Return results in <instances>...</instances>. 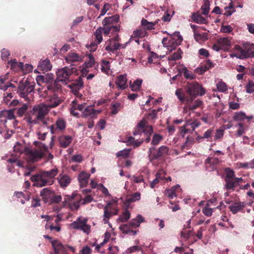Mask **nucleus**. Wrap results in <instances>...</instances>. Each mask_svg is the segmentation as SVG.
Returning a JSON list of instances; mask_svg holds the SVG:
<instances>
[{"mask_svg": "<svg viewBox=\"0 0 254 254\" xmlns=\"http://www.w3.org/2000/svg\"><path fill=\"white\" fill-rule=\"evenodd\" d=\"M205 93V89L197 82H188L184 87L176 90L175 95L181 102H192L197 96H202Z\"/></svg>", "mask_w": 254, "mask_h": 254, "instance_id": "f257e3e1", "label": "nucleus"}, {"mask_svg": "<svg viewBox=\"0 0 254 254\" xmlns=\"http://www.w3.org/2000/svg\"><path fill=\"white\" fill-rule=\"evenodd\" d=\"M58 173L59 170L54 168L50 171L40 172L38 174L32 175L31 177V180L33 183V186L40 188L53 184L55 177Z\"/></svg>", "mask_w": 254, "mask_h": 254, "instance_id": "f03ea898", "label": "nucleus"}, {"mask_svg": "<svg viewBox=\"0 0 254 254\" xmlns=\"http://www.w3.org/2000/svg\"><path fill=\"white\" fill-rule=\"evenodd\" d=\"M32 116L28 118L27 122L31 124H41V127L44 128L47 126L48 118L46 116L49 113V110L44 104H40L35 106L32 109Z\"/></svg>", "mask_w": 254, "mask_h": 254, "instance_id": "7ed1b4c3", "label": "nucleus"}, {"mask_svg": "<svg viewBox=\"0 0 254 254\" xmlns=\"http://www.w3.org/2000/svg\"><path fill=\"white\" fill-rule=\"evenodd\" d=\"M235 53L231 57H236L238 59H244L254 57V44L250 43H244L242 46L236 45Z\"/></svg>", "mask_w": 254, "mask_h": 254, "instance_id": "20e7f679", "label": "nucleus"}, {"mask_svg": "<svg viewBox=\"0 0 254 254\" xmlns=\"http://www.w3.org/2000/svg\"><path fill=\"white\" fill-rule=\"evenodd\" d=\"M170 36V38H164L162 39V43L164 47L167 48L170 51H172L176 48L177 46L181 45L183 41V38L180 35L179 31H176L171 34L165 31L164 32Z\"/></svg>", "mask_w": 254, "mask_h": 254, "instance_id": "39448f33", "label": "nucleus"}, {"mask_svg": "<svg viewBox=\"0 0 254 254\" xmlns=\"http://www.w3.org/2000/svg\"><path fill=\"white\" fill-rule=\"evenodd\" d=\"M34 85L28 81L27 79L25 80H21L18 84L17 92L19 96L25 100H28L29 98L28 95L32 92H34Z\"/></svg>", "mask_w": 254, "mask_h": 254, "instance_id": "423d86ee", "label": "nucleus"}, {"mask_svg": "<svg viewBox=\"0 0 254 254\" xmlns=\"http://www.w3.org/2000/svg\"><path fill=\"white\" fill-rule=\"evenodd\" d=\"M153 132V127L151 126L148 125L147 122L144 120H141L134 128L133 134L134 136L137 135H142L143 134H152Z\"/></svg>", "mask_w": 254, "mask_h": 254, "instance_id": "0eeeda50", "label": "nucleus"}, {"mask_svg": "<svg viewBox=\"0 0 254 254\" xmlns=\"http://www.w3.org/2000/svg\"><path fill=\"white\" fill-rule=\"evenodd\" d=\"M72 73V69L68 67L59 69L56 72L57 80L66 85L70 82L69 77Z\"/></svg>", "mask_w": 254, "mask_h": 254, "instance_id": "6e6552de", "label": "nucleus"}, {"mask_svg": "<svg viewBox=\"0 0 254 254\" xmlns=\"http://www.w3.org/2000/svg\"><path fill=\"white\" fill-rule=\"evenodd\" d=\"M87 219H81L80 217L77 218L76 221L70 224V227L76 230H80L84 233L89 234L90 232L91 226L87 224Z\"/></svg>", "mask_w": 254, "mask_h": 254, "instance_id": "1a4fd4ad", "label": "nucleus"}, {"mask_svg": "<svg viewBox=\"0 0 254 254\" xmlns=\"http://www.w3.org/2000/svg\"><path fill=\"white\" fill-rule=\"evenodd\" d=\"M169 151V148L166 146L162 145L157 150H156L154 147H152L149 149V159L151 161L157 159L161 157L167 155Z\"/></svg>", "mask_w": 254, "mask_h": 254, "instance_id": "9d476101", "label": "nucleus"}, {"mask_svg": "<svg viewBox=\"0 0 254 254\" xmlns=\"http://www.w3.org/2000/svg\"><path fill=\"white\" fill-rule=\"evenodd\" d=\"M66 122L62 118H59L54 124L49 126L47 123L46 126L48 129H49L52 134H60L64 132L65 128Z\"/></svg>", "mask_w": 254, "mask_h": 254, "instance_id": "9b49d317", "label": "nucleus"}, {"mask_svg": "<svg viewBox=\"0 0 254 254\" xmlns=\"http://www.w3.org/2000/svg\"><path fill=\"white\" fill-rule=\"evenodd\" d=\"M76 195H78V194H72L71 197L67 195V198H65L67 200H65L64 201L72 211L77 210L80 205L81 204V201L77 198Z\"/></svg>", "mask_w": 254, "mask_h": 254, "instance_id": "f8f14e48", "label": "nucleus"}, {"mask_svg": "<svg viewBox=\"0 0 254 254\" xmlns=\"http://www.w3.org/2000/svg\"><path fill=\"white\" fill-rule=\"evenodd\" d=\"M53 195V191L48 188L43 189L40 192L41 199L45 204H51L52 203Z\"/></svg>", "mask_w": 254, "mask_h": 254, "instance_id": "ddd939ff", "label": "nucleus"}, {"mask_svg": "<svg viewBox=\"0 0 254 254\" xmlns=\"http://www.w3.org/2000/svg\"><path fill=\"white\" fill-rule=\"evenodd\" d=\"M200 123L198 121L193 122L191 123H186L181 127V134L183 137H184V135L186 133L189 132V131H193L200 125Z\"/></svg>", "mask_w": 254, "mask_h": 254, "instance_id": "4468645a", "label": "nucleus"}, {"mask_svg": "<svg viewBox=\"0 0 254 254\" xmlns=\"http://www.w3.org/2000/svg\"><path fill=\"white\" fill-rule=\"evenodd\" d=\"M51 244L55 253L58 254H68L66 246L63 245L58 240L52 241Z\"/></svg>", "mask_w": 254, "mask_h": 254, "instance_id": "2eb2a0df", "label": "nucleus"}, {"mask_svg": "<svg viewBox=\"0 0 254 254\" xmlns=\"http://www.w3.org/2000/svg\"><path fill=\"white\" fill-rule=\"evenodd\" d=\"M68 87L75 95L77 94L79 90L83 87V81L82 77L80 76L77 79L74 80L69 84Z\"/></svg>", "mask_w": 254, "mask_h": 254, "instance_id": "dca6fc26", "label": "nucleus"}, {"mask_svg": "<svg viewBox=\"0 0 254 254\" xmlns=\"http://www.w3.org/2000/svg\"><path fill=\"white\" fill-rule=\"evenodd\" d=\"M25 152L29 156L30 159L33 162L37 161L43 157V153L37 150H33L25 148Z\"/></svg>", "mask_w": 254, "mask_h": 254, "instance_id": "f3484780", "label": "nucleus"}, {"mask_svg": "<svg viewBox=\"0 0 254 254\" xmlns=\"http://www.w3.org/2000/svg\"><path fill=\"white\" fill-rule=\"evenodd\" d=\"M85 108V104H78L76 100H74L71 103V107L70 109V113L74 116L77 117L79 115V113L76 112V110L80 111H83Z\"/></svg>", "mask_w": 254, "mask_h": 254, "instance_id": "a211bd4d", "label": "nucleus"}, {"mask_svg": "<svg viewBox=\"0 0 254 254\" xmlns=\"http://www.w3.org/2000/svg\"><path fill=\"white\" fill-rule=\"evenodd\" d=\"M121 45L116 42L115 40H109L106 42L105 50L108 52L115 53L117 50L119 49Z\"/></svg>", "mask_w": 254, "mask_h": 254, "instance_id": "6ab92c4d", "label": "nucleus"}, {"mask_svg": "<svg viewBox=\"0 0 254 254\" xmlns=\"http://www.w3.org/2000/svg\"><path fill=\"white\" fill-rule=\"evenodd\" d=\"M245 206V202L238 201L233 203L229 206V208L233 214H236L238 212L242 211Z\"/></svg>", "mask_w": 254, "mask_h": 254, "instance_id": "aec40b11", "label": "nucleus"}, {"mask_svg": "<svg viewBox=\"0 0 254 254\" xmlns=\"http://www.w3.org/2000/svg\"><path fill=\"white\" fill-rule=\"evenodd\" d=\"M83 57L79 56L75 53H69L65 57V61L68 63L74 62H81L83 61Z\"/></svg>", "mask_w": 254, "mask_h": 254, "instance_id": "412c9836", "label": "nucleus"}, {"mask_svg": "<svg viewBox=\"0 0 254 254\" xmlns=\"http://www.w3.org/2000/svg\"><path fill=\"white\" fill-rule=\"evenodd\" d=\"M52 66L51 64L50 61L49 59L41 61L38 65V69L40 70L43 72H47L51 70Z\"/></svg>", "mask_w": 254, "mask_h": 254, "instance_id": "4be33fe9", "label": "nucleus"}, {"mask_svg": "<svg viewBox=\"0 0 254 254\" xmlns=\"http://www.w3.org/2000/svg\"><path fill=\"white\" fill-rule=\"evenodd\" d=\"M60 186L62 188L67 187L71 182V179L69 176L66 174H61L57 178Z\"/></svg>", "mask_w": 254, "mask_h": 254, "instance_id": "5701e85b", "label": "nucleus"}, {"mask_svg": "<svg viewBox=\"0 0 254 254\" xmlns=\"http://www.w3.org/2000/svg\"><path fill=\"white\" fill-rule=\"evenodd\" d=\"M141 194L140 192H136L127 195L125 203L127 206H128L131 203L135 202L140 199Z\"/></svg>", "mask_w": 254, "mask_h": 254, "instance_id": "b1692460", "label": "nucleus"}, {"mask_svg": "<svg viewBox=\"0 0 254 254\" xmlns=\"http://www.w3.org/2000/svg\"><path fill=\"white\" fill-rule=\"evenodd\" d=\"M90 176V175L89 173L85 172H82L79 174L78 177V180L80 187H85L87 186Z\"/></svg>", "mask_w": 254, "mask_h": 254, "instance_id": "393cba45", "label": "nucleus"}, {"mask_svg": "<svg viewBox=\"0 0 254 254\" xmlns=\"http://www.w3.org/2000/svg\"><path fill=\"white\" fill-rule=\"evenodd\" d=\"M72 137L70 135H62L59 138V141L61 147L66 148L71 142Z\"/></svg>", "mask_w": 254, "mask_h": 254, "instance_id": "a878e982", "label": "nucleus"}, {"mask_svg": "<svg viewBox=\"0 0 254 254\" xmlns=\"http://www.w3.org/2000/svg\"><path fill=\"white\" fill-rule=\"evenodd\" d=\"M187 104V106H186L184 109L185 110L186 109L189 110L190 111H192L193 110L196 109L197 108L199 107H202L203 105V102L202 100L197 99L195 100L192 103L191 102H190L189 103H186Z\"/></svg>", "mask_w": 254, "mask_h": 254, "instance_id": "bb28decb", "label": "nucleus"}, {"mask_svg": "<svg viewBox=\"0 0 254 254\" xmlns=\"http://www.w3.org/2000/svg\"><path fill=\"white\" fill-rule=\"evenodd\" d=\"M116 84L118 87L121 89H124L126 88L127 86V75H120L118 76L117 79L116 81Z\"/></svg>", "mask_w": 254, "mask_h": 254, "instance_id": "cd10ccee", "label": "nucleus"}, {"mask_svg": "<svg viewBox=\"0 0 254 254\" xmlns=\"http://www.w3.org/2000/svg\"><path fill=\"white\" fill-rule=\"evenodd\" d=\"M83 110V116L84 117L89 116L93 117L95 114L100 112L99 111L95 110L92 106H87Z\"/></svg>", "mask_w": 254, "mask_h": 254, "instance_id": "c85d7f7f", "label": "nucleus"}, {"mask_svg": "<svg viewBox=\"0 0 254 254\" xmlns=\"http://www.w3.org/2000/svg\"><path fill=\"white\" fill-rule=\"evenodd\" d=\"M144 221V219L142 217V216L141 215L138 214L136 216V218L132 219L130 221L129 224L132 228H136L137 227H138L140 226V223Z\"/></svg>", "mask_w": 254, "mask_h": 254, "instance_id": "c756f323", "label": "nucleus"}, {"mask_svg": "<svg viewBox=\"0 0 254 254\" xmlns=\"http://www.w3.org/2000/svg\"><path fill=\"white\" fill-rule=\"evenodd\" d=\"M105 27L102 28L103 32L105 35H107L110 32H118L120 30V26L119 25H104Z\"/></svg>", "mask_w": 254, "mask_h": 254, "instance_id": "7c9ffc66", "label": "nucleus"}, {"mask_svg": "<svg viewBox=\"0 0 254 254\" xmlns=\"http://www.w3.org/2000/svg\"><path fill=\"white\" fill-rule=\"evenodd\" d=\"M252 119V116H247L245 113L242 112L236 113L233 117L234 120L236 121H243L245 119L249 120Z\"/></svg>", "mask_w": 254, "mask_h": 254, "instance_id": "2f4dec72", "label": "nucleus"}, {"mask_svg": "<svg viewBox=\"0 0 254 254\" xmlns=\"http://www.w3.org/2000/svg\"><path fill=\"white\" fill-rule=\"evenodd\" d=\"M159 22H161V20L158 19L154 23L148 22L147 20L145 19H142L141 20V25L145 27L147 29L151 30L154 29V26L156 24H158Z\"/></svg>", "mask_w": 254, "mask_h": 254, "instance_id": "473e14b6", "label": "nucleus"}, {"mask_svg": "<svg viewBox=\"0 0 254 254\" xmlns=\"http://www.w3.org/2000/svg\"><path fill=\"white\" fill-rule=\"evenodd\" d=\"M192 20L198 24H205L207 22L206 18L202 17L200 14L197 13H193L192 15Z\"/></svg>", "mask_w": 254, "mask_h": 254, "instance_id": "72a5a7b5", "label": "nucleus"}, {"mask_svg": "<svg viewBox=\"0 0 254 254\" xmlns=\"http://www.w3.org/2000/svg\"><path fill=\"white\" fill-rule=\"evenodd\" d=\"M146 31L144 30L137 29L133 31L130 40L137 38H143L146 36Z\"/></svg>", "mask_w": 254, "mask_h": 254, "instance_id": "f704fd0d", "label": "nucleus"}, {"mask_svg": "<svg viewBox=\"0 0 254 254\" xmlns=\"http://www.w3.org/2000/svg\"><path fill=\"white\" fill-rule=\"evenodd\" d=\"M225 186L227 190H234L235 188L238 187L234 179L225 180Z\"/></svg>", "mask_w": 254, "mask_h": 254, "instance_id": "c9c22d12", "label": "nucleus"}, {"mask_svg": "<svg viewBox=\"0 0 254 254\" xmlns=\"http://www.w3.org/2000/svg\"><path fill=\"white\" fill-rule=\"evenodd\" d=\"M182 53L183 52L179 48L177 52H174L172 55L168 57V60L175 61L181 59Z\"/></svg>", "mask_w": 254, "mask_h": 254, "instance_id": "e433bc0d", "label": "nucleus"}, {"mask_svg": "<svg viewBox=\"0 0 254 254\" xmlns=\"http://www.w3.org/2000/svg\"><path fill=\"white\" fill-rule=\"evenodd\" d=\"M77 198L81 201V204H85L86 203L91 202L93 198L91 195H87L84 198H81V196L80 194L76 195Z\"/></svg>", "mask_w": 254, "mask_h": 254, "instance_id": "4c0bfd02", "label": "nucleus"}, {"mask_svg": "<svg viewBox=\"0 0 254 254\" xmlns=\"http://www.w3.org/2000/svg\"><path fill=\"white\" fill-rule=\"evenodd\" d=\"M103 32V29L102 27H99L98 28L95 32L94 35L95 37V41L97 42V43H100L102 40V33Z\"/></svg>", "mask_w": 254, "mask_h": 254, "instance_id": "58836bf2", "label": "nucleus"}, {"mask_svg": "<svg viewBox=\"0 0 254 254\" xmlns=\"http://www.w3.org/2000/svg\"><path fill=\"white\" fill-rule=\"evenodd\" d=\"M113 215L112 212L109 211L108 209V206H105L104 208V219L103 221L104 224H107L109 223V219Z\"/></svg>", "mask_w": 254, "mask_h": 254, "instance_id": "ea45409f", "label": "nucleus"}, {"mask_svg": "<svg viewBox=\"0 0 254 254\" xmlns=\"http://www.w3.org/2000/svg\"><path fill=\"white\" fill-rule=\"evenodd\" d=\"M61 103V102L60 100L59 99H52L50 100L49 102L47 103L46 104H45V106L47 107L49 111L50 110V108H53L55 107H57L60 105Z\"/></svg>", "mask_w": 254, "mask_h": 254, "instance_id": "a19ab883", "label": "nucleus"}, {"mask_svg": "<svg viewBox=\"0 0 254 254\" xmlns=\"http://www.w3.org/2000/svg\"><path fill=\"white\" fill-rule=\"evenodd\" d=\"M142 80L141 79H137L135 80L133 84L130 85V87L132 91H137L140 89Z\"/></svg>", "mask_w": 254, "mask_h": 254, "instance_id": "79ce46f5", "label": "nucleus"}, {"mask_svg": "<svg viewBox=\"0 0 254 254\" xmlns=\"http://www.w3.org/2000/svg\"><path fill=\"white\" fill-rule=\"evenodd\" d=\"M210 3L208 0H205L204 3L201 6L202 10L201 14L203 15H207L209 11Z\"/></svg>", "mask_w": 254, "mask_h": 254, "instance_id": "37998d69", "label": "nucleus"}, {"mask_svg": "<svg viewBox=\"0 0 254 254\" xmlns=\"http://www.w3.org/2000/svg\"><path fill=\"white\" fill-rule=\"evenodd\" d=\"M226 173V177L225 180L234 179L235 178V174L234 171L229 168H226L225 169Z\"/></svg>", "mask_w": 254, "mask_h": 254, "instance_id": "c03bdc74", "label": "nucleus"}, {"mask_svg": "<svg viewBox=\"0 0 254 254\" xmlns=\"http://www.w3.org/2000/svg\"><path fill=\"white\" fill-rule=\"evenodd\" d=\"M121 104L119 102L113 104L111 106V113L113 115H116L121 109Z\"/></svg>", "mask_w": 254, "mask_h": 254, "instance_id": "a18cd8bd", "label": "nucleus"}, {"mask_svg": "<svg viewBox=\"0 0 254 254\" xmlns=\"http://www.w3.org/2000/svg\"><path fill=\"white\" fill-rule=\"evenodd\" d=\"M7 75L8 74H6L0 77V89H2L4 91L7 89V86H6V84L4 83L7 79Z\"/></svg>", "mask_w": 254, "mask_h": 254, "instance_id": "49530a36", "label": "nucleus"}, {"mask_svg": "<svg viewBox=\"0 0 254 254\" xmlns=\"http://www.w3.org/2000/svg\"><path fill=\"white\" fill-rule=\"evenodd\" d=\"M130 224H122L120 227V229L122 231L123 233L125 234H130L132 229Z\"/></svg>", "mask_w": 254, "mask_h": 254, "instance_id": "de8ad7c7", "label": "nucleus"}, {"mask_svg": "<svg viewBox=\"0 0 254 254\" xmlns=\"http://www.w3.org/2000/svg\"><path fill=\"white\" fill-rule=\"evenodd\" d=\"M194 138L190 136H188L187 137L186 142L182 146V149H189L190 145L193 142Z\"/></svg>", "mask_w": 254, "mask_h": 254, "instance_id": "09e8293b", "label": "nucleus"}, {"mask_svg": "<svg viewBox=\"0 0 254 254\" xmlns=\"http://www.w3.org/2000/svg\"><path fill=\"white\" fill-rule=\"evenodd\" d=\"M130 217V214L129 211L126 209L123 212L122 215L119 218V220L122 222H125L129 219Z\"/></svg>", "mask_w": 254, "mask_h": 254, "instance_id": "8fccbe9b", "label": "nucleus"}, {"mask_svg": "<svg viewBox=\"0 0 254 254\" xmlns=\"http://www.w3.org/2000/svg\"><path fill=\"white\" fill-rule=\"evenodd\" d=\"M162 139L163 136L161 135L155 133L153 135L151 144L153 145H158Z\"/></svg>", "mask_w": 254, "mask_h": 254, "instance_id": "3c124183", "label": "nucleus"}, {"mask_svg": "<svg viewBox=\"0 0 254 254\" xmlns=\"http://www.w3.org/2000/svg\"><path fill=\"white\" fill-rule=\"evenodd\" d=\"M184 77L187 79H193L195 78V76L191 71H189L186 67H184L182 69Z\"/></svg>", "mask_w": 254, "mask_h": 254, "instance_id": "603ef678", "label": "nucleus"}, {"mask_svg": "<svg viewBox=\"0 0 254 254\" xmlns=\"http://www.w3.org/2000/svg\"><path fill=\"white\" fill-rule=\"evenodd\" d=\"M110 63L107 61H103L102 62V71L106 74H108L110 71Z\"/></svg>", "mask_w": 254, "mask_h": 254, "instance_id": "864d4df0", "label": "nucleus"}, {"mask_svg": "<svg viewBox=\"0 0 254 254\" xmlns=\"http://www.w3.org/2000/svg\"><path fill=\"white\" fill-rule=\"evenodd\" d=\"M28 109V106L26 104H23L21 107L19 108L17 110V114L19 116L22 117Z\"/></svg>", "mask_w": 254, "mask_h": 254, "instance_id": "5fc2aeb1", "label": "nucleus"}, {"mask_svg": "<svg viewBox=\"0 0 254 254\" xmlns=\"http://www.w3.org/2000/svg\"><path fill=\"white\" fill-rule=\"evenodd\" d=\"M214 133V129L213 128H209L204 132L202 137L210 140L212 138Z\"/></svg>", "mask_w": 254, "mask_h": 254, "instance_id": "6e6d98bb", "label": "nucleus"}, {"mask_svg": "<svg viewBox=\"0 0 254 254\" xmlns=\"http://www.w3.org/2000/svg\"><path fill=\"white\" fill-rule=\"evenodd\" d=\"M130 151V149H125L123 150L119 151L117 153V156L118 157H123L124 158L127 157L129 155Z\"/></svg>", "mask_w": 254, "mask_h": 254, "instance_id": "4d7b16f0", "label": "nucleus"}, {"mask_svg": "<svg viewBox=\"0 0 254 254\" xmlns=\"http://www.w3.org/2000/svg\"><path fill=\"white\" fill-rule=\"evenodd\" d=\"M95 64L94 58L92 55H89L88 56V61L85 62V64L86 67H91L94 66Z\"/></svg>", "mask_w": 254, "mask_h": 254, "instance_id": "13d9d810", "label": "nucleus"}, {"mask_svg": "<svg viewBox=\"0 0 254 254\" xmlns=\"http://www.w3.org/2000/svg\"><path fill=\"white\" fill-rule=\"evenodd\" d=\"M217 88L220 91L224 92L228 89L227 85L225 83L220 81L217 84Z\"/></svg>", "mask_w": 254, "mask_h": 254, "instance_id": "bf43d9fd", "label": "nucleus"}, {"mask_svg": "<svg viewBox=\"0 0 254 254\" xmlns=\"http://www.w3.org/2000/svg\"><path fill=\"white\" fill-rule=\"evenodd\" d=\"M194 37L196 41L203 40L206 39V34L203 33L202 35H201L197 32H194Z\"/></svg>", "mask_w": 254, "mask_h": 254, "instance_id": "052dcab7", "label": "nucleus"}, {"mask_svg": "<svg viewBox=\"0 0 254 254\" xmlns=\"http://www.w3.org/2000/svg\"><path fill=\"white\" fill-rule=\"evenodd\" d=\"M25 148H24V146L18 142H17L16 144L13 147L14 151L16 152L19 153H22L23 151H25Z\"/></svg>", "mask_w": 254, "mask_h": 254, "instance_id": "680f3d73", "label": "nucleus"}, {"mask_svg": "<svg viewBox=\"0 0 254 254\" xmlns=\"http://www.w3.org/2000/svg\"><path fill=\"white\" fill-rule=\"evenodd\" d=\"M45 228L46 229H50L51 231L55 230L58 232H60L61 230V228L60 225H56V226H54L53 224L50 225L46 224Z\"/></svg>", "mask_w": 254, "mask_h": 254, "instance_id": "e2e57ef3", "label": "nucleus"}, {"mask_svg": "<svg viewBox=\"0 0 254 254\" xmlns=\"http://www.w3.org/2000/svg\"><path fill=\"white\" fill-rule=\"evenodd\" d=\"M246 89L247 93H251L254 92V83L253 81H250L246 86Z\"/></svg>", "mask_w": 254, "mask_h": 254, "instance_id": "0e129e2a", "label": "nucleus"}, {"mask_svg": "<svg viewBox=\"0 0 254 254\" xmlns=\"http://www.w3.org/2000/svg\"><path fill=\"white\" fill-rule=\"evenodd\" d=\"M1 57L2 60L4 61H7L8 59V57L10 56L9 52L5 49H3L1 50Z\"/></svg>", "mask_w": 254, "mask_h": 254, "instance_id": "69168bd1", "label": "nucleus"}, {"mask_svg": "<svg viewBox=\"0 0 254 254\" xmlns=\"http://www.w3.org/2000/svg\"><path fill=\"white\" fill-rule=\"evenodd\" d=\"M165 194L169 198H173L174 196H176L175 190L173 189L166 190Z\"/></svg>", "mask_w": 254, "mask_h": 254, "instance_id": "338daca9", "label": "nucleus"}, {"mask_svg": "<svg viewBox=\"0 0 254 254\" xmlns=\"http://www.w3.org/2000/svg\"><path fill=\"white\" fill-rule=\"evenodd\" d=\"M224 135V130L222 129H218L216 130L215 136L214 139L217 140L219 139H221L222 138Z\"/></svg>", "mask_w": 254, "mask_h": 254, "instance_id": "774afa93", "label": "nucleus"}]
</instances>
